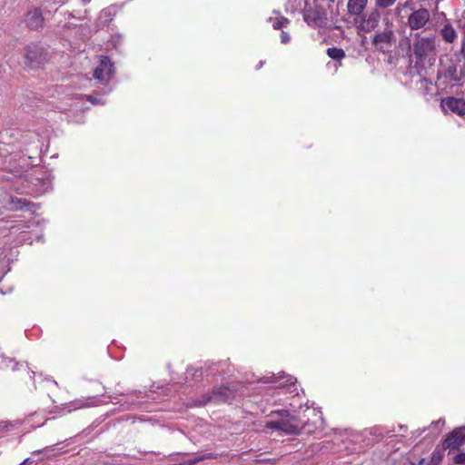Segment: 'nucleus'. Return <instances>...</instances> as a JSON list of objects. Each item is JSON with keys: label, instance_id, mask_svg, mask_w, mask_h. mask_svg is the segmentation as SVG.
Listing matches in <instances>:
<instances>
[{"label": "nucleus", "instance_id": "f257e3e1", "mask_svg": "<svg viewBox=\"0 0 465 465\" xmlns=\"http://www.w3.org/2000/svg\"><path fill=\"white\" fill-rule=\"evenodd\" d=\"M400 45L412 52L417 60L422 61L434 53L435 36L425 35L422 32L410 33L401 40Z\"/></svg>", "mask_w": 465, "mask_h": 465}, {"label": "nucleus", "instance_id": "f03ea898", "mask_svg": "<svg viewBox=\"0 0 465 465\" xmlns=\"http://www.w3.org/2000/svg\"><path fill=\"white\" fill-rule=\"evenodd\" d=\"M243 389L244 386L241 382H232L227 386L213 388L210 393L203 394L196 405L203 406L209 402L231 403L237 396L244 393Z\"/></svg>", "mask_w": 465, "mask_h": 465}, {"label": "nucleus", "instance_id": "7ed1b4c3", "mask_svg": "<svg viewBox=\"0 0 465 465\" xmlns=\"http://www.w3.org/2000/svg\"><path fill=\"white\" fill-rule=\"evenodd\" d=\"M271 416L272 419L266 421V428L281 430L287 435L299 434L302 429L301 420L289 411H272Z\"/></svg>", "mask_w": 465, "mask_h": 465}, {"label": "nucleus", "instance_id": "20e7f679", "mask_svg": "<svg viewBox=\"0 0 465 465\" xmlns=\"http://www.w3.org/2000/svg\"><path fill=\"white\" fill-rule=\"evenodd\" d=\"M384 29L382 31L376 32L371 41L374 47L383 54L390 52L397 40L396 35L393 31L392 22L386 18L384 19Z\"/></svg>", "mask_w": 465, "mask_h": 465}, {"label": "nucleus", "instance_id": "39448f33", "mask_svg": "<svg viewBox=\"0 0 465 465\" xmlns=\"http://www.w3.org/2000/svg\"><path fill=\"white\" fill-rule=\"evenodd\" d=\"M406 25L410 28L411 33H416L420 30L422 32L428 30L430 25V11L423 7L411 10V13L407 18Z\"/></svg>", "mask_w": 465, "mask_h": 465}, {"label": "nucleus", "instance_id": "423d86ee", "mask_svg": "<svg viewBox=\"0 0 465 465\" xmlns=\"http://www.w3.org/2000/svg\"><path fill=\"white\" fill-rule=\"evenodd\" d=\"M380 20L381 13L379 8L375 7L368 13H362V15L355 17L354 24L359 30L370 33L379 25Z\"/></svg>", "mask_w": 465, "mask_h": 465}, {"label": "nucleus", "instance_id": "0eeeda50", "mask_svg": "<svg viewBox=\"0 0 465 465\" xmlns=\"http://www.w3.org/2000/svg\"><path fill=\"white\" fill-rule=\"evenodd\" d=\"M25 51V63L31 68L37 67L47 60V52L39 44L32 43L26 45Z\"/></svg>", "mask_w": 465, "mask_h": 465}, {"label": "nucleus", "instance_id": "6e6552de", "mask_svg": "<svg viewBox=\"0 0 465 465\" xmlns=\"http://www.w3.org/2000/svg\"><path fill=\"white\" fill-rule=\"evenodd\" d=\"M303 19L312 27H322L327 23V13L321 5L311 6L305 8Z\"/></svg>", "mask_w": 465, "mask_h": 465}, {"label": "nucleus", "instance_id": "1a4fd4ad", "mask_svg": "<svg viewBox=\"0 0 465 465\" xmlns=\"http://www.w3.org/2000/svg\"><path fill=\"white\" fill-rule=\"evenodd\" d=\"M263 383H273L277 388H284L289 387L290 393H294L298 395V390L295 386L296 379L292 376H286L284 373H279L275 375L274 373L270 376H264L262 379L259 380Z\"/></svg>", "mask_w": 465, "mask_h": 465}, {"label": "nucleus", "instance_id": "9d476101", "mask_svg": "<svg viewBox=\"0 0 465 465\" xmlns=\"http://www.w3.org/2000/svg\"><path fill=\"white\" fill-rule=\"evenodd\" d=\"M114 73V64L107 56L100 58L99 65L94 71V77L100 81H108Z\"/></svg>", "mask_w": 465, "mask_h": 465}, {"label": "nucleus", "instance_id": "9b49d317", "mask_svg": "<svg viewBox=\"0 0 465 465\" xmlns=\"http://www.w3.org/2000/svg\"><path fill=\"white\" fill-rule=\"evenodd\" d=\"M465 441V427H460L449 433L442 445L444 449L458 450Z\"/></svg>", "mask_w": 465, "mask_h": 465}, {"label": "nucleus", "instance_id": "f8f14e48", "mask_svg": "<svg viewBox=\"0 0 465 465\" xmlns=\"http://www.w3.org/2000/svg\"><path fill=\"white\" fill-rule=\"evenodd\" d=\"M443 76L450 82L458 84H463L465 79V71L458 63L451 62L442 73Z\"/></svg>", "mask_w": 465, "mask_h": 465}, {"label": "nucleus", "instance_id": "ddd939ff", "mask_svg": "<svg viewBox=\"0 0 465 465\" xmlns=\"http://www.w3.org/2000/svg\"><path fill=\"white\" fill-rule=\"evenodd\" d=\"M25 22L30 29L38 30L43 27L44 17L41 9L34 8L26 14Z\"/></svg>", "mask_w": 465, "mask_h": 465}, {"label": "nucleus", "instance_id": "4468645a", "mask_svg": "<svg viewBox=\"0 0 465 465\" xmlns=\"http://www.w3.org/2000/svg\"><path fill=\"white\" fill-rule=\"evenodd\" d=\"M443 107L458 115H465V100L463 99L448 97L443 101Z\"/></svg>", "mask_w": 465, "mask_h": 465}, {"label": "nucleus", "instance_id": "2eb2a0df", "mask_svg": "<svg viewBox=\"0 0 465 465\" xmlns=\"http://www.w3.org/2000/svg\"><path fill=\"white\" fill-rule=\"evenodd\" d=\"M9 209L12 211H30L33 212L36 206L34 203L25 198L11 197L9 202Z\"/></svg>", "mask_w": 465, "mask_h": 465}, {"label": "nucleus", "instance_id": "dca6fc26", "mask_svg": "<svg viewBox=\"0 0 465 465\" xmlns=\"http://www.w3.org/2000/svg\"><path fill=\"white\" fill-rule=\"evenodd\" d=\"M369 0H348L347 11L351 16L358 17L364 12Z\"/></svg>", "mask_w": 465, "mask_h": 465}, {"label": "nucleus", "instance_id": "f3484780", "mask_svg": "<svg viewBox=\"0 0 465 465\" xmlns=\"http://www.w3.org/2000/svg\"><path fill=\"white\" fill-rule=\"evenodd\" d=\"M442 39L449 44L453 43L457 39V33L450 24H445L440 30Z\"/></svg>", "mask_w": 465, "mask_h": 465}, {"label": "nucleus", "instance_id": "a211bd4d", "mask_svg": "<svg viewBox=\"0 0 465 465\" xmlns=\"http://www.w3.org/2000/svg\"><path fill=\"white\" fill-rule=\"evenodd\" d=\"M268 22L272 24L275 30H281L290 24V20L282 15L269 17Z\"/></svg>", "mask_w": 465, "mask_h": 465}, {"label": "nucleus", "instance_id": "6ab92c4d", "mask_svg": "<svg viewBox=\"0 0 465 465\" xmlns=\"http://www.w3.org/2000/svg\"><path fill=\"white\" fill-rule=\"evenodd\" d=\"M185 380L186 381H199L203 376L202 369H195L193 367H188L185 372Z\"/></svg>", "mask_w": 465, "mask_h": 465}, {"label": "nucleus", "instance_id": "aec40b11", "mask_svg": "<svg viewBox=\"0 0 465 465\" xmlns=\"http://www.w3.org/2000/svg\"><path fill=\"white\" fill-rule=\"evenodd\" d=\"M327 54L335 61H341L345 57V52L341 48L331 47L327 49Z\"/></svg>", "mask_w": 465, "mask_h": 465}, {"label": "nucleus", "instance_id": "412c9836", "mask_svg": "<svg viewBox=\"0 0 465 465\" xmlns=\"http://www.w3.org/2000/svg\"><path fill=\"white\" fill-rule=\"evenodd\" d=\"M83 98H86V100L89 101L90 103H92L93 104H104V102L101 98H98L97 96L93 95V94L76 95L74 99L81 100Z\"/></svg>", "mask_w": 465, "mask_h": 465}, {"label": "nucleus", "instance_id": "4be33fe9", "mask_svg": "<svg viewBox=\"0 0 465 465\" xmlns=\"http://www.w3.org/2000/svg\"><path fill=\"white\" fill-rule=\"evenodd\" d=\"M397 0H375V7L386 9L392 6Z\"/></svg>", "mask_w": 465, "mask_h": 465}, {"label": "nucleus", "instance_id": "5701e85b", "mask_svg": "<svg viewBox=\"0 0 465 465\" xmlns=\"http://www.w3.org/2000/svg\"><path fill=\"white\" fill-rule=\"evenodd\" d=\"M444 423H445V420L443 419H440L436 421H432L430 428L431 430L436 429L437 431L435 432V435H439L441 430V428L444 426Z\"/></svg>", "mask_w": 465, "mask_h": 465}, {"label": "nucleus", "instance_id": "b1692460", "mask_svg": "<svg viewBox=\"0 0 465 465\" xmlns=\"http://www.w3.org/2000/svg\"><path fill=\"white\" fill-rule=\"evenodd\" d=\"M442 460V455L438 451H433L429 465H439Z\"/></svg>", "mask_w": 465, "mask_h": 465}, {"label": "nucleus", "instance_id": "393cba45", "mask_svg": "<svg viewBox=\"0 0 465 465\" xmlns=\"http://www.w3.org/2000/svg\"><path fill=\"white\" fill-rule=\"evenodd\" d=\"M462 66V70L465 71V43H463L460 50V58L458 62Z\"/></svg>", "mask_w": 465, "mask_h": 465}, {"label": "nucleus", "instance_id": "a878e982", "mask_svg": "<svg viewBox=\"0 0 465 465\" xmlns=\"http://www.w3.org/2000/svg\"><path fill=\"white\" fill-rule=\"evenodd\" d=\"M454 462L456 464L465 465V453H460L455 456Z\"/></svg>", "mask_w": 465, "mask_h": 465}, {"label": "nucleus", "instance_id": "bb28decb", "mask_svg": "<svg viewBox=\"0 0 465 465\" xmlns=\"http://www.w3.org/2000/svg\"><path fill=\"white\" fill-rule=\"evenodd\" d=\"M290 41H291V36H290L289 33H287L285 31H282V33H281V42H282V44L286 45Z\"/></svg>", "mask_w": 465, "mask_h": 465}, {"label": "nucleus", "instance_id": "cd10ccee", "mask_svg": "<svg viewBox=\"0 0 465 465\" xmlns=\"http://www.w3.org/2000/svg\"><path fill=\"white\" fill-rule=\"evenodd\" d=\"M458 25L460 28H462L465 31V11L462 13L461 17L459 19Z\"/></svg>", "mask_w": 465, "mask_h": 465}, {"label": "nucleus", "instance_id": "c85d7f7f", "mask_svg": "<svg viewBox=\"0 0 465 465\" xmlns=\"http://www.w3.org/2000/svg\"><path fill=\"white\" fill-rule=\"evenodd\" d=\"M406 6H407V4H405V5H398L396 6V8H395V12H396V14H397V15H399V14H400V12H401V8H404V7H406Z\"/></svg>", "mask_w": 465, "mask_h": 465}, {"label": "nucleus", "instance_id": "c756f323", "mask_svg": "<svg viewBox=\"0 0 465 465\" xmlns=\"http://www.w3.org/2000/svg\"><path fill=\"white\" fill-rule=\"evenodd\" d=\"M28 463H31L30 459H25V460L21 463V465H26V464H28Z\"/></svg>", "mask_w": 465, "mask_h": 465}, {"label": "nucleus", "instance_id": "7c9ffc66", "mask_svg": "<svg viewBox=\"0 0 465 465\" xmlns=\"http://www.w3.org/2000/svg\"><path fill=\"white\" fill-rule=\"evenodd\" d=\"M262 64H263V62L261 61L260 64H259V66L257 67V69H260L262 66Z\"/></svg>", "mask_w": 465, "mask_h": 465}, {"label": "nucleus", "instance_id": "2f4dec72", "mask_svg": "<svg viewBox=\"0 0 465 465\" xmlns=\"http://www.w3.org/2000/svg\"><path fill=\"white\" fill-rule=\"evenodd\" d=\"M425 430H426V429H425V428H424V429H422V430L420 431V433H419V434H421V433H422V432H424Z\"/></svg>", "mask_w": 465, "mask_h": 465}, {"label": "nucleus", "instance_id": "473e14b6", "mask_svg": "<svg viewBox=\"0 0 465 465\" xmlns=\"http://www.w3.org/2000/svg\"><path fill=\"white\" fill-rule=\"evenodd\" d=\"M91 0H83L84 4L89 3Z\"/></svg>", "mask_w": 465, "mask_h": 465}, {"label": "nucleus", "instance_id": "72a5a7b5", "mask_svg": "<svg viewBox=\"0 0 465 465\" xmlns=\"http://www.w3.org/2000/svg\"><path fill=\"white\" fill-rule=\"evenodd\" d=\"M330 2H334L335 0H329Z\"/></svg>", "mask_w": 465, "mask_h": 465}]
</instances>
